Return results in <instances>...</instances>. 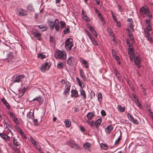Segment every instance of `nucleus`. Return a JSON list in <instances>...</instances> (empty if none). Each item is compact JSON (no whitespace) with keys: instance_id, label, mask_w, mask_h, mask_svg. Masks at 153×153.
<instances>
[{"instance_id":"nucleus-1","label":"nucleus","mask_w":153,"mask_h":153,"mask_svg":"<svg viewBox=\"0 0 153 153\" xmlns=\"http://www.w3.org/2000/svg\"><path fill=\"white\" fill-rule=\"evenodd\" d=\"M140 12L141 15L143 16V17L147 16L149 18L152 16V15L150 13L149 9L144 7H141L140 10Z\"/></svg>"},{"instance_id":"nucleus-2","label":"nucleus","mask_w":153,"mask_h":153,"mask_svg":"<svg viewBox=\"0 0 153 153\" xmlns=\"http://www.w3.org/2000/svg\"><path fill=\"white\" fill-rule=\"evenodd\" d=\"M65 48L66 50L68 51H70L74 46L72 39L71 38L67 39L65 41Z\"/></svg>"},{"instance_id":"nucleus-3","label":"nucleus","mask_w":153,"mask_h":153,"mask_svg":"<svg viewBox=\"0 0 153 153\" xmlns=\"http://www.w3.org/2000/svg\"><path fill=\"white\" fill-rule=\"evenodd\" d=\"M51 64L50 62H45L41 65L40 69L41 72L45 73L46 71H48L50 68Z\"/></svg>"},{"instance_id":"nucleus-4","label":"nucleus","mask_w":153,"mask_h":153,"mask_svg":"<svg viewBox=\"0 0 153 153\" xmlns=\"http://www.w3.org/2000/svg\"><path fill=\"white\" fill-rule=\"evenodd\" d=\"M146 28L144 30L145 35L146 36L149 35V31L152 30V24L150 20L147 19L146 21Z\"/></svg>"},{"instance_id":"nucleus-5","label":"nucleus","mask_w":153,"mask_h":153,"mask_svg":"<svg viewBox=\"0 0 153 153\" xmlns=\"http://www.w3.org/2000/svg\"><path fill=\"white\" fill-rule=\"evenodd\" d=\"M55 57H63L66 56V53L65 51L58 50L55 53Z\"/></svg>"},{"instance_id":"nucleus-6","label":"nucleus","mask_w":153,"mask_h":153,"mask_svg":"<svg viewBox=\"0 0 153 153\" xmlns=\"http://www.w3.org/2000/svg\"><path fill=\"white\" fill-rule=\"evenodd\" d=\"M131 61L134 60V62L136 66L139 68L141 67L140 65V62L139 58H130Z\"/></svg>"},{"instance_id":"nucleus-7","label":"nucleus","mask_w":153,"mask_h":153,"mask_svg":"<svg viewBox=\"0 0 153 153\" xmlns=\"http://www.w3.org/2000/svg\"><path fill=\"white\" fill-rule=\"evenodd\" d=\"M25 78V76L23 74H21L16 76L15 79L14 81V82H19Z\"/></svg>"},{"instance_id":"nucleus-8","label":"nucleus","mask_w":153,"mask_h":153,"mask_svg":"<svg viewBox=\"0 0 153 153\" xmlns=\"http://www.w3.org/2000/svg\"><path fill=\"white\" fill-rule=\"evenodd\" d=\"M127 116L129 120L133 123L135 124H138L139 122L138 120L135 119L129 113L127 114Z\"/></svg>"},{"instance_id":"nucleus-9","label":"nucleus","mask_w":153,"mask_h":153,"mask_svg":"<svg viewBox=\"0 0 153 153\" xmlns=\"http://www.w3.org/2000/svg\"><path fill=\"white\" fill-rule=\"evenodd\" d=\"M59 22L58 19H56L54 21V27H55V29L57 32H58L59 31L60 28L59 27Z\"/></svg>"},{"instance_id":"nucleus-10","label":"nucleus","mask_w":153,"mask_h":153,"mask_svg":"<svg viewBox=\"0 0 153 153\" xmlns=\"http://www.w3.org/2000/svg\"><path fill=\"white\" fill-rule=\"evenodd\" d=\"M80 95L82 97V98L83 99V100H85L86 98V95L85 91L82 88L80 89Z\"/></svg>"},{"instance_id":"nucleus-11","label":"nucleus","mask_w":153,"mask_h":153,"mask_svg":"<svg viewBox=\"0 0 153 153\" xmlns=\"http://www.w3.org/2000/svg\"><path fill=\"white\" fill-rule=\"evenodd\" d=\"M67 143L68 145L71 147L72 148H74L75 147L76 144L74 140L71 139L69 140L67 142Z\"/></svg>"},{"instance_id":"nucleus-12","label":"nucleus","mask_w":153,"mask_h":153,"mask_svg":"<svg viewBox=\"0 0 153 153\" xmlns=\"http://www.w3.org/2000/svg\"><path fill=\"white\" fill-rule=\"evenodd\" d=\"M71 96L73 97L77 98L79 97L78 91L76 90H72L71 91Z\"/></svg>"},{"instance_id":"nucleus-13","label":"nucleus","mask_w":153,"mask_h":153,"mask_svg":"<svg viewBox=\"0 0 153 153\" xmlns=\"http://www.w3.org/2000/svg\"><path fill=\"white\" fill-rule=\"evenodd\" d=\"M36 100L38 102L39 104H41L43 102V100L41 96H39L38 97H36L33 99L32 101Z\"/></svg>"},{"instance_id":"nucleus-14","label":"nucleus","mask_w":153,"mask_h":153,"mask_svg":"<svg viewBox=\"0 0 153 153\" xmlns=\"http://www.w3.org/2000/svg\"><path fill=\"white\" fill-rule=\"evenodd\" d=\"M113 127L112 125H109L108 126L105 130V132L107 134H110L113 130Z\"/></svg>"},{"instance_id":"nucleus-15","label":"nucleus","mask_w":153,"mask_h":153,"mask_svg":"<svg viewBox=\"0 0 153 153\" xmlns=\"http://www.w3.org/2000/svg\"><path fill=\"white\" fill-rule=\"evenodd\" d=\"M91 146V144L88 142L85 143L83 145V148L86 150H90V148Z\"/></svg>"},{"instance_id":"nucleus-16","label":"nucleus","mask_w":153,"mask_h":153,"mask_svg":"<svg viewBox=\"0 0 153 153\" xmlns=\"http://www.w3.org/2000/svg\"><path fill=\"white\" fill-rule=\"evenodd\" d=\"M0 136L2 138L7 141H9L10 140V137L7 134L0 133Z\"/></svg>"},{"instance_id":"nucleus-17","label":"nucleus","mask_w":153,"mask_h":153,"mask_svg":"<svg viewBox=\"0 0 153 153\" xmlns=\"http://www.w3.org/2000/svg\"><path fill=\"white\" fill-rule=\"evenodd\" d=\"M71 87V85L70 83L66 84L65 85V88L64 92V94L66 95V94L69 91Z\"/></svg>"},{"instance_id":"nucleus-18","label":"nucleus","mask_w":153,"mask_h":153,"mask_svg":"<svg viewBox=\"0 0 153 153\" xmlns=\"http://www.w3.org/2000/svg\"><path fill=\"white\" fill-rule=\"evenodd\" d=\"M95 116V114L93 113L89 112L88 113L87 115V117L88 118V120H91Z\"/></svg>"},{"instance_id":"nucleus-19","label":"nucleus","mask_w":153,"mask_h":153,"mask_svg":"<svg viewBox=\"0 0 153 153\" xmlns=\"http://www.w3.org/2000/svg\"><path fill=\"white\" fill-rule=\"evenodd\" d=\"M19 15L20 16H23L27 15V12L23 9L19 10L18 11Z\"/></svg>"},{"instance_id":"nucleus-20","label":"nucleus","mask_w":153,"mask_h":153,"mask_svg":"<svg viewBox=\"0 0 153 153\" xmlns=\"http://www.w3.org/2000/svg\"><path fill=\"white\" fill-rule=\"evenodd\" d=\"M102 122V119L101 118L98 119L95 122L96 126L97 128L100 126Z\"/></svg>"},{"instance_id":"nucleus-21","label":"nucleus","mask_w":153,"mask_h":153,"mask_svg":"<svg viewBox=\"0 0 153 153\" xmlns=\"http://www.w3.org/2000/svg\"><path fill=\"white\" fill-rule=\"evenodd\" d=\"M76 79L78 84L81 88V89L82 88L84 85L83 83L82 82L78 77L76 78Z\"/></svg>"},{"instance_id":"nucleus-22","label":"nucleus","mask_w":153,"mask_h":153,"mask_svg":"<svg viewBox=\"0 0 153 153\" xmlns=\"http://www.w3.org/2000/svg\"><path fill=\"white\" fill-rule=\"evenodd\" d=\"M13 144L15 146H17L20 145V143L18 142L17 139L15 137H13Z\"/></svg>"},{"instance_id":"nucleus-23","label":"nucleus","mask_w":153,"mask_h":153,"mask_svg":"<svg viewBox=\"0 0 153 153\" xmlns=\"http://www.w3.org/2000/svg\"><path fill=\"white\" fill-rule=\"evenodd\" d=\"M127 21L128 22V25H129L130 28L131 29L133 28L134 25H132L133 22L131 19H127Z\"/></svg>"},{"instance_id":"nucleus-24","label":"nucleus","mask_w":153,"mask_h":153,"mask_svg":"<svg viewBox=\"0 0 153 153\" xmlns=\"http://www.w3.org/2000/svg\"><path fill=\"white\" fill-rule=\"evenodd\" d=\"M128 54L130 57H133V56L134 54L133 49L132 50H128Z\"/></svg>"},{"instance_id":"nucleus-25","label":"nucleus","mask_w":153,"mask_h":153,"mask_svg":"<svg viewBox=\"0 0 153 153\" xmlns=\"http://www.w3.org/2000/svg\"><path fill=\"white\" fill-rule=\"evenodd\" d=\"M49 27L50 29L52 30L54 29V22H52L51 21H49Z\"/></svg>"},{"instance_id":"nucleus-26","label":"nucleus","mask_w":153,"mask_h":153,"mask_svg":"<svg viewBox=\"0 0 153 153\" xmlns=\"http://www.w3.org/2000/svg\"><path fill=\"white\" fill-rule=\"evenodd\" d=\"M98 16L99 18L101 20L102 25L105 24V22L103 19V17L101 16V14L100 13H99L98 14Z\"/></svg>"},{"instance_id":"nucleus-27","label":"nucleus","mask_w":153,"mask_h":153,"mask_svg":"<svg viewBox=\"0 0 153 153\" xmlns=\"http://www.w3.org/2000/svg\"><path fill=\"white\" fill-rule=\"evenodd\" d=\"M117 109L118 110L121 112H124L125 110V107H123L121 105H119L118 106Z\"/></svg>"},{"instance_id":"nucleus-28","label":"nucleus","mask_w":153,"mask_h":153,"mask_svg":"<svg viewBox=\"0 0 153 153\" xmlns=\"http://www.w3.org/2000/svg\"><path fill=\"white\" fill-rule=\"evenodd\" d=\"M64 122L68 127H69L70 126L71 124V122L70 121V120L66 119L65 120Z\"/></svg>"},{"instance_id":"nucleus-29","label":"nucleus","mask_w":153,"mask_h":153,"mask_svg":"<svg viewBox=\"0 0 153 153\" xmlns=\"http://www.w3.org/2000/svg\"><path fill=\"white\" fill-rule=\"evenodd\" d=\"M41 34L39 33H35L34 34V36L36 39L40 40H41Z\"/></svg>"},{"instance_id":"nucleus-30","label":"nucleus","mask_w":153,"mask_h":153,"mask_svg":"<svg viewBox=\"0 0 153 153\" xmlns=\"http://www.w3.org/2000/svg\"><path fill=\"white\" fill-rule=\"evenodd\" d=\"M100 146L101 148L105 150H106L108 149V146L106 144L104 143L100 144Z\"/></svg>"},{"instance_id":"nucleus-31","label":"nucleus","mask_w":153,"mask_h":153,"mask_svg":"<svg viewBox=\"0 0 153 153\" xmlns=\"http://www.w3.org/2000/svg\"><path fill=\"white\" fill-rule=\"evenodd\" d=\"M60 22V28L61 29L64 28L66 27V24L64 22L61 21Z\"/></svg>"},{"instance_id":"nucleus-32","label":"nucleus","mask_w":153,"mask_h":153,"mask_svg":"<svg viewBox=\"0 0 153 153\" xmlns=\"http://www.w3.org/2000/svg\"><path fill=\"white\" fill-rule=\"evenodd\" d=\"M30 141L32 142V143L34 145V146L36 147V146H37V144L35 140L32 137H31L30 138Z\"/></svg>"},{"instance_id":"nucleus-33","label":"nucleus","mask_w":153,"mask_h":153,"mask_svg":"<svg viewBox=\"0 0 153 153\" xmlns=\"http://www.w3.org/2000/svg\"><path fill=\"white\" fill-rule=\"evenodd\" d=\"M97 98L98 101L100 102L102 101V96L101 93L100 92L98 93L97 96Z\"/></svg>"},{"instance_id":"nucleus-34","label":"nucleus","mask_w":153,"mask_h":153,"mask_svg":"<svg viewBox=\"0 0 153 153\" xmlns=\"http://www.w3.org/2000/svg\"><path fill=\"white\" fill-rule=\"evenodd\" d=\"M86 122L91 127H92L95 124V122L94 121H90L89 120H87L86 121Z\"/></svg>"},{"instance_id":"nucleus-35","label":"nucleus","mask_w":153,"mask_h":153,"mask_svg":"<svg viewBox=\"0 0 153 153\" xmlns=\"http://www.w3.org/2000/svg\"><path fill=\"white\" fill-rule=\"evenodd\" d=\"M80 74L81 77L83 79H86L85 76L84 74L83 71L81 70H80Z\"/></svg>"},{"instance_id":"nucleus-36","label":"nucleus","mask_w":153,"mask_h":153,"mask_svg":"<svg viewBox=\"0 0 153 153\" xmlns=\"http://www.w3.org/2000/svg\"><path fill=\"white\" fill-rule=\"evenodd\" d=\"M28 9L31 11H34V9L33 6L32 4H29L27 7Z\"/></svg>"},{"instance_id":"nucleus-37","label":"nucleus","mask_w":153,"mask_h":153,"mask_svg":"<svg viewBox=\"0 0 153 153\" xmlns=\"http://www.w3.org/2000/svg\"><path fill=\"white\" fill-rule=\"evenodd\" d=\"M27 116H28L29 118L33 119H34L33 114L31 112H30L29 114L27 115Z\"/></svg>"},{"instance_id":"nucleus-38","label":"nucleus","mask_w":153,"mask_h":153,"mask_svg":"<svg viewBox=\"0 0 153 153\" xmlns=\"http://www.w3.org/2000/svg\"><path fill=\"white\" fill-rule=\"evenodd\" d=\"M135 102L136 105L139 107H140L141 105L140 104L138 99H136L135 100H134Z\"/></svg>"},{"instance_id":"nucleus-39","label":"nucleus","mask_w":153,"mask_h":153,"mask_svg":"<svg viewBox=\"0 0 153 153\" xmlns=\"http://www.w3.org/2000/svg\"><path fill=\"white\" fill-rule=\"evenodd\" d=\"M63 64L62 62H59L57 65V67L59 68H63Z\"/></svg>"},{"instance_id":"nucleus-40","label":"nucleus","mask_w":153,"mask_h":153,"mask_svg":"<svg viewBox=\"0 0 153 153\" xmlns=\"http://www.w3.org/2000/svg\"><path fill=\"white\" fill-rule=\"evenodd\" d=\"M84 19L88 22H89L90 21V18L87 16H84L83 17Z\"/></svg>"},{"instance_id":"nucleus-41","label":"nucleus","mask_w":153,"mask_h":153,"mask_svg":"<svg viewBox=\"0 0 153 153\" xmlns=\"http://www.w3.org/2000/svg\"><path fill=\"white\" fill-rule=\"evenodd\" d=\"M48 56H46L45 55H43L42 53H39L38 55V57H48Z\"/></svg>"},{"instance_id":"nucleus-42","label":"nucleus","mask_w":153,"mask_h":153,"mask_svg":"<svg viewBox=\"0 0 153 153\" xmlns=\"http://www.w3.org/2000/svg\"><path fill=\"white\" fill-rule=\"evenodd\" d=\"M121 132L120 135H121ZM122 138V136L120 135V136L118 138L117 140L116 141L115 143L116 144H118L119 142L120 141L121 138Z\"/></svg>"},{"instance_id":"nucleus-43","label":"nucleus","mask_w":153,"mask_h":153,"mask_svg":"<svg viewBox=\"0 0 153 153\" xmlns=\"http://www.w3.org/2000/svg\"><path fill=\"white\" fill-rule=\"evenodd\" d=\"M128 48V50L130 49V50H132L134 48L133 46V45L131 43L129 44H128L127 45Z\"/></svg>"},{"instance_id":"nucleus-44","label":"nucleus","mask_w":153,"mask_h":153,"mask_svg":"<svg viewBox=\"0 0 153 153\" xmlns=\"http://www.w3.org/2000/svg\"><path fill=\"white\" fill-rule=\"evenodd\" d=\"M13 121L17 124H18L19 123V121L17 118L16 117L14 116L13 117Z\"/></svg>"},{"instance_id":"nucleus-45","label":"nucleus","mask_w":153,"mask_h":153,"mask_svg":"<svg viewBox=\"0 0 153 153\" xmlns=\"http://www.w3.org/2000/svg\"><path fill=\"white\" fill-rule=\"evenodd\" d=\"M82 60V63L83 64L85 65V67L86 68H88V66L87 65L88 62L85 60Z\"/></svg>"},{"instance_id":"nucleus-46","label":"nucleus","mask_w":153,"mask_h":153,"mask_svg":"<svg viewBox=\"0 0 153 153\" xmlns=\"http://www.w3.org/2000/svg\"><path fill=\"white\" fill-rule=\"evenodd\" d=\"M91 32L95 37H97V34L95 30H94L92 31H91Z\"/></svg>"},{"instance_id":"nucleus-47","label":"nucleus","mask_w":153,"mask_h":153,"mask_svg":"<svg viewBox=\"0 0 153 153\" xmlns=\"http://www.w3.org/2000/svg\"><path fill=\"white\" fill-rule=\"evenodd\" d=\"M71 58H69L67 61V62L69 65H71L72 64V61L71 59Z\"/></svg>"},{"instance_id":"nucleus-48","label":"nucleus","mask_w":153,"mask_h":153,"mask_svg":"<svg viewBox=\"0 0 153 153\" xmlns=\"http://www.w3.org/2000/svg\"><path fill=\"white\" fill-rule=\"evenodd\" d=\"M112 55L114 57H117L116 55V53L114 50H112Z\"/></svg>"},{"instance_id":"nucleus-49","label":"nucleus","mask_w":153,"mask_h":153,"mask_svg":"<svg viewBox=\"0 0 153 153\" xmlns=\"http://www.w3.org/2000/svg\"><path fill=\"white\" fill-rule=\"evenodd\" d=\"M150 35L149 33V35L148 36H146V37H147V39L149 41L151 42H152V37L150 36Z\"/></svg>"},{"instance_id":"nucleus-50","label":"nucleus","mask_w":153,"mask_h":153,"mask_svg":"<svg viewBox=\"0 0 153 153\" xmlns=\"http://www.w3.org/2000/svg\"><path fill=\"white\" fill-rule=\"evenodd\" d=\"M117 6L118 8V10H119V11H120L121 12H123V9L122 7L121 6L120 4H118Z\"/></svg>"},{"instance_id":"nucleus-51","label":"nucleus","mask_w":153,"mask_h":153,"mask_svg":"<svg viewBox=\"0 0 153 153\" xmlns=\"http://www.w3.org/2000/svg\"><path fill=\"white\" fill-rule=\"evenodd\" d=\"M69 28H68V27L66 28L64 30V33L65 34L69 33Z\"/></svg>"},{"instance_id":"nucleus-52","label":"nucleus","mask_w":153,"mask_h":153,"mask_svg":"<svg viewBox=\"0 0 153 153\" xmlns=\"http://www.w3.org/2000/svg\"><path fill=\"white\" fill-rule=\"evenodd\" d=\"M101 115L102 116H105L106 115V112H105V111L103 110H102V111H101Z\"/></svg>"},{"instance_id":"nucleus-53","label":"nucleus","mask_w":153,"mask_h":153,"mask_svg":"<svg viewBox=\"0 0 153 153\" xmlns=\"http://www.w3.org/2000/svg\"><path fill=\"white\" fill-rule=\"evenodd\" d=\"M91 98H92V97H94L95 96V93L93 91H91Z\"/></svg>"},{"instance_id":"nucleus-54","label":"nucleus","mask_w":153,"mask_h":153,"mask_svg":"<svg viewBox=\"0 0 153 153\" xmlns=\"http://www.w3.org/2000/svg\"><path fill=\"white\" fill-rule=\"evenodd\" d=\"M33 123L36 126H38L39 125L38 123V120L37 119H34L33 120Z\"/></svg>"},{"instance_id":"nucleus-55","label":"nucleus","mask_w":153,"mask_h":153,"mask_svg":"<svg viewBox=\"0 0 153 153\" xmlns=\"http://www.w3.org/2000/svg\"><path fill=\"white\" fill-rule=\"evenodd\" d=\"M88 27L91 32L92 31L94 30V27L93 26H91L90 25H89V26H88Z\"/></svg>"},{"instance_id":"nucleus-56","label":"nucleus","mask_w":153,"mask_h":153,"mask_svg":"<svg viewBox=\"0 0 153 153\" xmlns=\"http://www.w3.org/2000/svg\"><path fill=\"white\" fill-rule=\"evenodd\" d=\"M4 105L8 109H10V106L7 102L5 104V103Z\"/></svg>"},{"instance_id":"nucleus-57","label":"nucleus","mask_w":153,"mask_h":153,"mask_svg":"<svg viewBox=\"0 0 153 153\" xmlns=\"http://www.w3.org/2000/svg\"><path fill=\"white\" fill-rule=\"evenodd\" d=\"M20 133L21 135L24 138H26V137L25 135L24 134L23 132L21 130L20 131Z\"/></svg>"},{"instance_id":"nucleus-58","label":"nucleus","mask_w":153,"mask_h":153,"mask_svg":"<svg viewBox=\"0 0 153 153\" xmlns=\"http://www.w3.org/2000/svg\"><path fill=\"white\" fill-rule=\"evenodd\" d=\"M79 128L81 131L82 132H84L85 131V128L82 126H79Z\"/></svg>"},{"instance_id":"nucleus-59","label":"nucleus","mask_w":153,"mask_h":153,"mask_svg":"<svg viewBox=\"0 0 153 153\" xmlns=\"http://www.w3.org/2000/svg\"><path fill=\"white\" fill-rule=\"evenodd\" d=\"M82 16L83 17H84V16H85L86 15V12L83 10H82Z\"/></svg>"},{"instance_id":"nucleus-60","label":"nucleus","mask_w":153,"mask_h":153,"mask_svg":"<svg viewBox=\"0 0 153 153\" xmlns=\"http://www.w3.org/2000/svg\"><path fill=\"white\" fill-rule=\"evenodd\" d=\"M128 35L129 37V38L131 39V40H132L134 39V38L133 37L132 34L131 33V34Z\"/></svg>"},{"instance_id":"nucleus-61","label":"nucleus","mask_w":153,"mask_h":153,"mask_svg":"<svg viewBox=\"0 0 153 153\" xmlns=\"http://www.w3.org/2000/svg\"><path fill=\"white\" fill-rule=\"evenodd\" d=\"M1 101L4 104L7 102L5 99L4 98L1 99Z\"/></svg>"},{"instance_id":"nucleus-62","label":"nucleus","mask_w":153,"mask_h":153,"mask_svg":"<svg viewBox=\"0 0 153 153\" xmlns=\"http://www.w3.org/2000/svg\"><path fill=\"white\" fill-rule=\"evenodd\" d=\"M115 59L117 60V63L119 65L120 64V58H115Z\"/></svg>"},{"instance_id":"nucleus-63","label":"nucleus","mask_w":153,"mask_h":153,"mask_svg":"<svg viewBox=\"0 0 153 153\" xmlns=\"http://www.w3.org/2000/svg\"><path fill=\"white\" fill-rule=\"evenodd\" d=\"M27 90V88H26L25 87H24L22 91V92L24 94L25 92Z\"/></svg>"},{"instance_id":"nucleus-64","label":"nucleus","mask_w":153,"mask_h":153,"mask_svg":"<svg viewBox=\"0 0 153 153\" xmlns=\"http://www.w3.org/2000/svg\"><path fill=\"white\" fill-rule=\"evenodd\" d=\"M113 19H114V22H115L117 23V19H116V16H113Z\"/></svg>"}]
</instances>
